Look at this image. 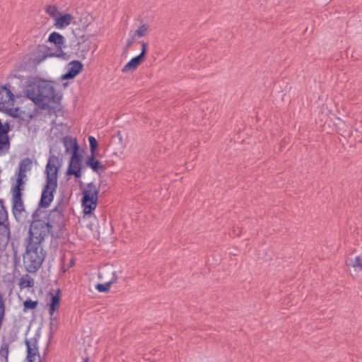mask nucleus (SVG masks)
I'll list each match as a JSON object with an SVG mask.
<instances>
[{
    "mask_svg": "<svg viewBox=\"0 0 362 362\" xmlns=\"http://www.w3.org/2000/svg\"><path fill=\"white\" fill-rule=\"evenodd\" d=\"M25 95L42 109H46L50 103H58L61 99L53 86L46 81L29 83L25 89Z\"/></svg>",
    "mask_w": 362,
    "mask_h": 362,
    "instance_id": "f257e3e1",
    "label": "nucleus"
},
{
    "mask_svg": "<svg viewBox=\"0 0 362 362\" xmlns=\"http://www.w3.org/2000/svg\"><path fill=\"white\" fill-rule=\"evenodd\" d=\"M46 256L41 245L28 241L26 251L23 255L25 269L29 273H35L41 267Z\"/></svg>",
    "mask_w": 362,
    "mask_h": 362,
    "instance_id": "f03ea898",
    "label": "nucleus"
},
{
    "mask_svg": "<svg viewBox=\"0 0 362 362\" xmlns=\"http://www.w3.org/2000/svg\"><path fill=\"white\" fill-rule=\"evenodd\" d=\"M40 209H37L32 214L33 221L29 228L28 241L42 245V243L49 234L52 235V230L46 221L39 218Z\"/></svg>",
    "mask_w": 362,
    "mask_h": 362,
    "instance_id": "7ed1b4c3",
    "label": "nucleus"
},
{
    "mask_svg": "<svg viewBox=\"0 0 362 362\" xmlns=\"http://www.w3.org/2000/svg\"><path fill=\"white\" fill-rule=\"evenodd\" d=\"M62 209L58 206L50 211L47 216V224L52 230V238L58 239L63 236L64 232V217Z\"/></svg>",
    "mask_w": 362,
    "mask_h": 362,
    "instance_id": "20e7f679",
    "label": "nucleus"
},
{
    "mask_svg": "<svg viewBox=\"0 0 362 362\" xmlns=\"http://www.w3.org/2000/svg\"><path fill=\"white\" fill-rule=\"evenodd\" d=\"M98 192V188L93 182L87 185L86 189L83 192L82 198V206L85 214H91L96 208Z\"/></svg>",
    "mask_w": 362,
    "mask_h": 362,
    "instance_id": "39448f33",
    "label": "nucleus"
},
{
    "mask_svg": "<svg viewBox=\"0 0 362 362\" xmlns=\"http://www.w3.org/2000/svg\"><path fill=\"white\" fill-rule=\"evenodd\" d=\"M57 187V182L51 180L45 181V185L42 189L39 208H47L54 199V193Z\"/></svg>",
    "mask_w": 362,
    "mask_h": 362,
    "instance_id": "423d86ee",
    "label": "nucleus"
},
{
    "mask_svg": "<svg viewBox=\"0 0 362 362\" xmlns=\"http://www.w3.org/2000/svg\"><path fill=\"white\" fill-rule=\"evenodd\" d=\"M61 166L62 162L57 156H49L45 171V181L57 182V175Z\"/></svg>",
    "mask_w": 362,
    "mask_h": 362,
    "instance_id": "0eeeda50",
    "label": "nucleus"
},
{
    "mask_svg": "<svg viewBox=\"0 0 362 362\" xmlns=\"http://www.w3.org/2000/svg\"><path fill=\"white\" fill-rule=\"evenodd\" d=\"M15 96L6 86H0V111L8 112L14 105Z\"/></svg>",
    "mask_w": 362,
    "mask_h": 362,
    "instance_id": "6e6552de",
    "label": "nucleus"
},
{
    "mask_svg": "<svg viewBox=\"0 0 362 362\" xmlns=\"http://www.w3.org/2000/svg\"><path fill=\"white\" fill-rule=\"evenodd\" d=\"M12 212L17 221H22L25 218L26 214L25 204L23 199V193H11Z\"/></svg>",
    "mask_w": 362,
    "mask_h": 362,
    "instance_id": "1a4fd4ad",
    "label": "nucleus"
},
{
    "mask_svg": "<svg viewBox=\"0 0 362 362\" xmlns=\"http://www.w3.org/2000/svg\"><path fill=\"white\" fill-rule=\"evenodd\" d=\"M82 161L83 156L80 153H72L66 173V175H74L76 179L80 178L82 176Z\"/></svg>",
    "mask_w": 362,
    "mask_h": 362,
    "instance_id": "9d476101",
    "label": "nucleus"
},
{
    "mask_svg": "<svg viewBox=\"0 0 362 362\" xmlns=\"http://www.w3.org/2000/svg\"><path fill=\"white\" fill-rule=\"evenodd\" d=\"M45 11L53 19L54 23H71L76 19V18L71 13L63 14L60 13L57 6L55 5H46Z\"/></svg>",
    "mask_w": 362,
    "mask_h": 362,
    "instance_id": "9b49d317",
    "label": "nucleus"
},
{
    "mask_svg": "<svg viewBox=\"0 0 362 362\" xmlns=\"http://www.w3.org/2000/svg\"><path fill=\"white\" fill-rule=\"evenodd\" d=\"M11 130L8 122L3 123L0 119V156L8 153L11 146L8 133Z\"/></svg>",
    "mask_w": 362,
    "mask_h": 362,
    "instance_id": "f8f14e48",
    "label": "nucleus"
},
{
    "mask_svg": "<svg viewBox=\"0 0 362 362\" xmlns=\"http://www.w3.org/2000/svg\"><path fill=\"white\" fill-rule=\"evenodd\" d=\"M0 247H6L10 240V229L7 221V212L6 210H1L0 213Z\"/></svg>",
    "mask_w": 362,
    "mask_h": 362,
    "instance_id": "ddd939ff",
    "label": "nucleus"
},
{
    "mask_svg": "<svg viewBox=\"0 0 362 362\" xmlns=\"http://www.w3.org/2000/svg\"><path fill=\"white\" fill-rule=\"evenodd\" d=\"M83 70V64L77 60L71 61L68 64L67 72L62 75V78L64 80L72 79Z\"/></svg>",
    "mask_w": 362,
    "mask_h": 362,
    "instance_id": "4468645a",
    "label": "nucleus"
},
{
    "mask_svg": "<svg viewBox=\"0 0 362 362\" xmlns=\"http://www.w3.org/2000/svg\"><path fill=\"white\" fill-rule=\"evenodd\" d=\"M98 155H90L86 160V165L90 168L95 173H100L105 171V167L101 163L100 161L95 159Z\"/></svg>",
    "mask_w": 362,
    "mask_h": 362,
    "instance_id": "2eb2a0df",
    "label": "nucleus"
},
{
    "mask_svg": "<svg viewBox=\"0 0 362 362\" xmlns=\"http://www.w3.org/2000/svg\"><path fill=\"white\" fill-rule=\"evenodd\" d=\"M62 141L66 153H79V146L76 139L70 136H65L62 139Z\"/></svg>",
    "mask_w": 362,
    "mask_h": 362,
    "instance_id": "dca6fc26",
    "label": "nucleus"
},
{
    "mask_svg": "<svg viewBox=\"0 0 362 362\" xmlns=\"http://www.w3.org/2000/svg\"><path fill=\"white\" fill-rule=\"evenodd\" d=\"M25 344L28 351L27 359L28 362H33L35 360L36 356H39L37 341L35 339H32L30 341L26 339Z\"/></svg>",
    "mask_w": 362,
    "mask_h": 362,
    "instance_id": "f3484780",
    "label": "nucleus"
},
{
    "mask_svg": "<svg viewBox=\"0 0 362 362\" xmlns=\"http://www.w3.org/2000/svg\"><path fill=\"white\" fill-rule=\"evenodd\" d=\"M51 54H48L46 48L44 46H39L38 49L33 54V57L31 58L33 64L35 66L40 64L47 57H51Z\"/></svg>",
    "mask_w": 362,
    "mask_h": 362,
    "instance_id": "a211bd4d",
    "label": "nucleus"
},
{
    "mask_svg": "<svg viewBox=\"0 0 362 362\" xmlns=\"http://www.w3.org/2000/svg\"><path fill=\"white\" fill-rule=\"evenodd\" d=\"M346 264L347 267H352L355 272H362V254L354 257H348Z\"/></svg>",
    "mask_w": 362,
    "mask_h": 362,
    "instance_id": "6ab92c4d",
    "label": "nucleus"
},
{
    "mask_svg": "<svg viewBox=\"0 0 362 362\" xmlns=\"http://www.w3.org/2000/svg\"><path fill=\"white\" fill-rule=\"evenodd\" d=\"M60 294L61 291L58 289L55 295H52L50 303L49 305V314L50 316H52L54 313L59 309Z\"/></svg>",
    "mask_w": 362,
    "mask_h": 362,
    "instance_id": "aec40b11",
    "label": "nucleus"
},
{
    "mask_svg": "<svg viewBox=\"0 0 362 362\" xmlns=\"http://www.w3.org/2000/svg\"><path fill=\"white\" fill-rule=\"evenodd\" d=\"M32 163V160L29 158L22 159L19 163L17 174L26 176V173L31 170Z\"/></svg>",
    "mask_w": 362,
    "mask_h": 362,
    "instance_id": "412c9836",
    "label": "nucleus"
},
{
    "mask_svg": "<svg viewBox=\"0 0 362 362\" xmlns=\"http://www.w3.org/2000/svg\"><path fill=\"white\" fill-rule=\"evenodd\" d=\"M25 177L26 176L17 174L16 183L12 186L11 189V193H23L25 185V181L23 180Z\"/></svg>",
    "mask_w": 362,
    "mask_h": 362,
    "instance_id": "4be33fe9",
    "label": "nucleus"
},
{
    "mask_svg": "<svg viewBox=\"0 0 362 362\" xmlns=\"http://www.w3.org/2000/svg\"><path fill=\"white\" fill-rule=\"evenodd\" d=\"M18 285L21 288H32L35 285V281L30 275L25 274L20 279Z\"/></svg>",
    "mask_w": 362,
    "mask_h": 362,
    "instance_id": "5701e85b",
    "label": "nucleus"
},
{
    "mask_svg": "<svg viewBox=\"0 0 362 362\" xmlns=\"http://www.w3.org/2000/svg\"><path fill=\"white\" fill-rule=\"evenodd\" d=\"M117 279V276L115 274V272H112V279L106 282L105 284H98L95 286V288L99 292H107L110 290V286L115 283Z\"/></svg>",
    "mask_w": 362,
    "mask_h": 362,
    "instance_id": "b1692460",
    "label": "nucleus"
},
{
    "mask_svg": "<svg viewBox=\"0 0 362 362\" xmlns=\"http://www.w3.org/2000/svg\"><path fill=\"white\" fill-rule=\"evenodd\" d=\"M9 346L7 343H3L0 347V362H8Z\"/></svg>",
    "mask_w": 362,
    "mask_h": 362,
    "instance_id": "393cba45",
    "label": "nucleus"
},
{
    "mask_svg": "<svg viewBox=\"0 0 362 362\" xmlns=\"http://www.w3.org/2000/svg\"><path fill=\"white\" fill-rule=\"evenodd\" d=\"M49 41L54 43L57 46H61L64 43V37L56 32H53L49 35Z\"/></svg>",
    "mask_w": 362,
    "mask_h": 362,
    "instance_id": "a878e982",
    "label": "nucleus"
},
{
    "mask_svg": "<svg viewBox=\"0 0 362 362\" xmlns=\"http://www.w3.org/2000/svg\"><path fill=\"white\" fill-rule=\"evenodd\" d=\"M78 48L76 52V56L82 59H84L89 52L90 46L88 45H81L78 43Z\"/></svg>",
    "mask_w": 362,
    "mask_h": 362,
    "instance_id": "bb28decb",
    "label": "nucleus"
},
{
    "mask_svg": "<svg viewBox=\"0 0 362 362\" xmlns=\"http://www.w3.org/2000/svg\"><path fill=\"white\" fill-rule=\"evenodd\" d=\"M77 13L80 15V16L78 18V20L81 23H90L93 21V18L90 13L86 11L83 10L81 12L78 11Z\"/></svg>",
    "mask_w": 362,
    "mask_h": 362,
    "instance_id": "cd10ccee",
    "label": "nucleus"
},
{
    "mask_svg": "<svg viewBox=\"0 0 362 362\" xmlns=\"http://www.w3.org/2000/svg\"><path fill=\"white\" fill-rule=\"evenodd\" d=\"M149 28L146 24H142L136 30L134 31V37H141L145 36L148 32Z\"/></svg>",
    "mask_w": 362,
    "mask_h": 362,
    "instance_id": "c85d7f7f",
    "label": "nucleus"
},
{
    "mask_svg": "<svg viewBox=\"0 0 362 362\" xmlns=\"http://www.w3.org/2000/svg\"><path fill=\"white\" fill-rule=\"evenodd\" d=\"M38 302L37 300H32L27 299L23 302V311L27 312L28 310H35L37 306Z\"/></svg>",
    "mask_w": 362,
    "mask_h": 362,
    "instance_id": "c756f323",
    "label": "nucleus"
},
{
    "mask_svg": "<svg viewBox=\"0 0 362 362\" xmlns=\"http://www.w3.org/2000/svg\"><path fill=\"white\" fill-rule=\"evenodd\" d=\"M88 141L90 144V155H98L97 148L98 144L95 137L90 136L88 137Z\"/></svg>",
    "mask_w": 362,
    "mask_h": 362,
    "instance_id": "7c9ffc66",
    "label": "nucleus"
},
{
    "mask_svg": "<svg viewBox=\"0 0 362 362\" xmlns=\"http://www.w3.org/2000/svg\"><path fill=\"white\" fill-rule=\"evenodd\" d=\"M136 67L134 65L133 62L130 60L122 69V73L132 72Z\"/></svg>",
    "mask_w": 362,
    "mask_h": 362,
    "instance_id": "2f4dec72",
    "label": "nucleus"
},
{
    "mask_svg": "<svg viewBox=\"0 0 362 362\" xmlns=\"http://www.w3.org/2000/svg\"><path fill=\"white\" fill-rule=\"evenodd\" d=\"M49 322V329L50 332L53 333L57 330V318L55 317L50 316Z\"/></svg>",
    "mask_w": 362,
    "mask_h": 362,
    "instance_id": "473e14b6",
    "label": "nucleus"
},
{
    "mask_svg": "<svg viewBox=\"0 0 362 362\" xmlns=\"http://www.w3.org/2000/svg\"><path fill=\"white\" fill-rule=\"evenodd\" d=\"M145 58L142 57L139 54L131 59V61L133 62L134 65L137 68L139 65L141 64L142 62H144Z\"/></svg>",
    "mask_w": 362,
    "mask_h": 362,
    "instance_id": "72a5a7b5",
    "label": "nucleus"
},
{
    "mask_svg": "<svg viewBox=\"0 0 362 362\" xmlns=\"http://www.w3.org/2000/svg\"><path fill=\"white\" fill-rule=\"evenodd\" d=\"M141 52L139 54V55L144 58H146L147 44L144 42H141Z\"/></svg>",
    "mask_w": 362,
    "mask_h": 362,
    "instance_id": "f704fd0d",
    "label": "nucleus"
},
{
    "mask_svg": "<svg viewBox=\"0 0 362 362\" xmlns=\"http://www.w3.org/2000/svg\"><path fill=\"white\" fill-rule=\"evenodd\" d=\"M134 40H135V37H134V35H132V38L127 41V47H131L132 45V44L134 43Z\"/></svg>",
    "mask_w": 362,
    "mask_h": 362,
    "instance_id": "c9c22d12",
    "label": "nucleus"
},
{
    "mask_svg": "<svg viewBox=\"0 0 362 362\" xmlns=\"http://www.w3.org/2000/svg\"><path fill=\"white\" fill-rule=\"evenodd\" d=\"M58 28H64L69 24H54Z\"/></svg>",
    "mask_w": 362,
    "mask_h": 362,
    "instance_id": "e433bc0d",
    "label": "nucleus"
},
{
    "mask_svg": "<svg viewBox=\"0 0 362 362\" xmlns=\"http://www.w3.org/2000/svg\"><path fill=\"white\" fill-rule=\"evenodd\" d=\"M83 362H87V361H83Z\"/></svg>",
    "mask_w": 362,
    "mask_h": 362,
    "instance_id": "4c0bfd02",
    "label": "nucleus"
}]
</instances>
